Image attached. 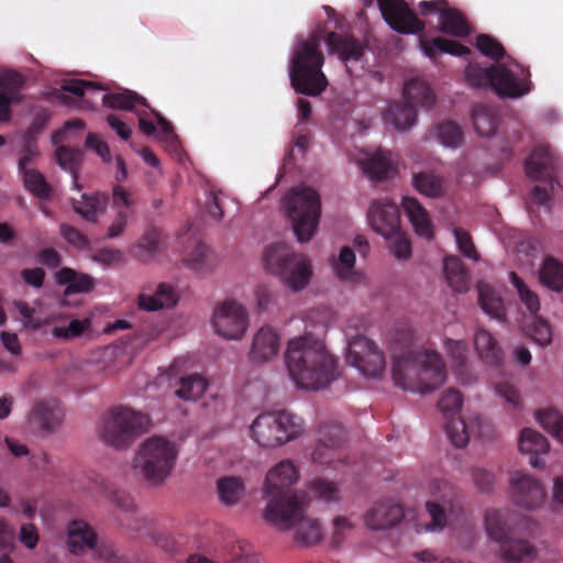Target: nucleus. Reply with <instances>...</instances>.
Returning <instances> with one entry per match:
<instances>
[{
	"label": "nucleus",
	"mask_w": 563,
	"mask_h": 563,
	"mask_svg": "<svg viewBox=\"0 0 563 563\" xmlns=\"http://www.w3.org/2000/svg\"><path fill=\"white\" fill-rule=\"evenodd\" d=\"M519 450L527 454H541L549 450V442L540 432L526 428L519 438Z\"/></svg>",
	"instance_id": "nucleus-46"
},
{
	"label": "nucleus",
	"mask_w": 563,
	"mask_h": 563,
	"mask_svg": "<svg viewBox=\"0 0 563 563\" xmlns=\"http://www.w3.org/2000/svg\"><path fill=\"white\" fill-rule=\"evenodd\" d=\"M474 344L479 357L484 362L498 365L500 361V349L488 331L478 329L474 336Z\"/></svg>",
	"instance_id": "nucleus-41"
},
{
	"label": "nucleus",
	"mask_w": 563,
	"mask_h": 563,
	"mask_svg": "<svg viewBox=\"0 0 563 563\" xmlns=\"http://www.w3.org/2000/svg\"><path fill=\"white\" fill-rule=\"evenodd\" d=\"M495 70L492 66L482 68L477 65L468 64L465 69V77L467 82L475 88H493Z\"/></svg>",
	"instance_id": "nucleus-53"
},
{
	"label": "nucleus",
	"mask_w": 563,
	"mask_h": 563,
	"mask_svg": "<svg viewBox=\"0 0 563 563\" xmlns=\"http://www.w3.org/2000/svg\"><path fill=\"white\" fill-rule=\"evenodd\" d=\"M346 362L368 377H378L385 369L383 352L363 335H356L349 341Z\"/></svg>",
	"instance_id": "nucleus-13"
},
{
	"label": "nucleus",
	"mask_w": 563,
	"mask_h": 563,
	"mask_svg": "<svg viewBox=\"0 0 563 563\" xmlns=\"http://www.w3.org/2000/svg\"><path fill=\"white\" fill-rule=\"evenodd\" d=\"M412 185L421 195L429 198H441L445 195V179L433 170H423L412 175Z\"/></svg>",
	"instance_id": "nucleus-31"
},
{
	"label": "nucleus",
	"mask_w": 563,
	"mask_h": 563,
	"mask_svg": "<svg viewBox=\"0 0 563 563\" xmlns=\"http://www.w3.org/2000/svg\"><path fill=\"white\" fill-rule=\"evenodd\" d=\"M444 273L451 288L457 292H466L470 286L468 272L457 256L444 258Z\"/></svg>",
	"instance_id": "nucleus-34"
},
{
	"label": "nucleus",
	"mask_w": 563,
	"mask_h": 563,
	"mask_svg": "<svg viewBox=\"0 0 563 563\" xmlns=\"http://www.w3.org/2000/svg\"><path fill=\"white\" fill-rule=\"evenodd\" d=\"M60 234L69 244L79 250L89 247V239L75 227L65 223L62 224Z\"/></svg>",
	"instance_id": "nucleus-63"
},
{
	"label": "nucleus",
	"mask_w": 563,
	"mask_h": 563,
	"mask_svg": "<svg viewBox=\"0 0 563 563\" xmlns=\"http://www.w3.org/2000/svg\"><path fill=\"white\" fill-rule=\"evenodd\" d=\"M406 350L393 355V379L404 390L431 393L445 380L446 372L440 355L433 351L413 352L409 349L411 331L404 334Z\"/></svg>",
	"instance_id": "nucleus-3"
},
{
	"label": "nucleus",
	"mask_w": 563,
	"mask_h": 563,
	"mask_svg": "<svg viewBox=\"0 0 563 563\" xmlns=\"http://www.w3.org/2000/svg\"><path fill=\"white\" fill-rule=\"evenodd\" d=\"M218 493L225 505L235 504L243 493V484L236 477H224L218 481Z\"/></svg>",
	"instance_id": "nucleus-51"
},
{
	"label": "nucleus",
	"mask_w": 563,
	"mask_h": 563,
	"mask_svg": "<svg viewBox=\"0 0 563 563\" xmlns=\"http://www.w3.org/2000/svg\"><path fill=\"white\" fill-rule=\"evenodd\" d=\"M446 433L456 448H465L470 441L468 430L465 421L460 417L448 418L445 424Z\"/></svg>",
	"instance_id": "nucleus-54"
},
{
	"label": "nucleus",
	"mask_w": 563,
	"mask_h": 563,
	"mask_svg": "<svg viewBox=\"0 0 563 563\" xmlns=\"http://www.w3.org/2000/svg\"><path fill=\"white\" fill-rule=\"evenodd\" d=\"M67 548L70 553L79 555L87 550H93L98 536L91 526L81 519L70 520L67 525Z\"/></svg>",
	"instance_id": "nucleus-23"
},
{
	"label": "nucleus",
	"mask_w": 563,
	"mask_h": 563,
	"mask_svg": "<svg viewBox=\"0 0 563 563\" xmlns=\"http://www.w3.org/2000/svg\"><path fill=\"white\" fill-rule=\"evenodd\" d=\"M437 137L446 147L456 148L462 145L464 134L462 128L453 121H444L437 126Z\"/></svg>",
	"instance_id": "nucleus-50"
},
{
	"label": "nucleus",
	"mask_w": 563,
	"mask_h": 563,
	"mask_svg": "<svg viewBox=\"0 0 563 563\" xmlns=\"http://www.w3.org/2000/svg\"><path fill=\"white\" fill-rule=\"evenodd\" d=\"M279 334L272 327H262L253 338L249 357L254 363H262L277 355Z\"/></svg>",
	"instance_id": "nucleus-24"
},
{
	"label": "nucleus",
	"mask_w": 563,
	"mask_h": 563,
	"mask_svg": "<svg viewBox=\"0 0 563 563\" xmlns=\"http://www.w3.org/2000/svg\"><path fill=\"white\" fill-rule=\"evenodd\" d=\"M263 261L268 272L295 291L303 289L311 279L310 261L303 254L292 251L287 243L268 245L264 251Z\"/></svg>",
	"instance_id": "nucleus-5"
},
{
	"label": "nucleus",
	"mask_w": 563,
	"mask_h": 563,
	"mask_svg": "<svg viewBox=\"0 0 563 563\" xmlns=\"http://www.w3.org/2000/svg\"><path fill=\"white\" fill-rule=\"evenodd\" d=\"M346 432L338 422H321L317 430V444L312 452L313 462L338 468L345 464L346 455L343 451Z\"/></svg>",
	"instance_id": "nucleus-11"
},
{
	"label": "nucleus",
	"mask_w": 563,
	"mask_h": 563,
	"mask_svg": "<svg viewBox=\"0 0 563 563\" xmlns=\"http://www.w3.org/2000/svg\"><path fill=\"white\" fill-rule=\"evenodd\" d=\"M207 387V378L194 373L180 378L179 388L176 389L175 395L184 400H196L203 395Z\"/></svg>",
	"instance_id": "nucleus-43"
},
{
	"label": "nucleus",
	"mask_w": 563,
	"mask_h": 563,
	"mask_svg": "<svg viewBox=\"0 0 563 563\" xmlns=\"http://www.w3.org/2000/svg\"><path fill=\"white\" fill-rule=\"evenodd\" d=\"M289 375L302 389H319L336 378V361L327 351L323 341L305 333L288 342L285 354Z\"/></svg>",
	"instance_id": "nucleus-1"
},
{
	"label": "nucleus",
	"mask_w": 563,
	"mask_h": 563,
	"mask_svg": "<svg viewBox=\"0 0 563 563\" xmlns=\"http://www.w3.org/2000/svg\"><path fill=\"white\" fill-rule=\"evenodd\" d=\"M404 98L408 104H412L415 108L418 106L430 108L435 101L432 89L421 79H411L406 82Z\"/></svg>",
	"instance_id": "nucleus-35"
},
{
	"label": "nucleus",
	"mask_w": 563,
	"mask_h": 563,
	"mask_svg": "<svg viewBox=\"0 0 563 563\" xmlns=\"http://www.w3.org/2000/svg\"><path fill=\"white\" fill-rule=\"evenodd\" d=\"M463 404V397L461 393L456 389L449 388L443 393L442 397L438 402L439 409L444 413L448 418L455 417L459 413Z\"/></svg>",
	"instance_id": "nucleus-56"
},
{
	"label": "nucleus",
	"mask_w": 563,
	"mask_h": 563,
	"mask_svg": "<svg viewBox=\"0 0 563 563\" xmlns=\"http://www.w3.org/2000/svg\"><path fill=\"white\" fill-rule=\"evenodd\" d=\"M310 489L324 501H333L338 499V488L332 482L324 478H317L310 483Z\"/></svg>",
	"instance_id": "nucleus-62"
},
{
	"label": "nucleus",
	"mask_w": 563,
	"mask_h": 563,
	"mask_svg": "<svg viewBox=\"0 0 563 563\" xmlns=\"http://www.w3.org/2000/svg\"><path fill=\"white\" fill-rule=\"evenodd\" d=\"M108 200L106 192L84 194L80 200L73 199L71 206L86 221L96 222L98 214L104 211Z\"/></svg>",
	"instance_id": "nucleus-30"
},
{
	"label": "nucleus",
	"mask_w": 563,
	"mask_h": 563,
	"mask_svg": "<svg viewBox=\"0 0 563 563\" xmlns=\"http://www.w3.org/2000/svg\"><path fill=\"white\" fill-rule=\"evenodd\" d=\"M385 121L390 123L397 130L411 128L417 120V110L412 104H402L400 102L391 103L384 114Z\"/></svg>",
	"instance_id": "nucleus-38"
},
{
	"label": "nucleus",
	"mask_w": 563,
	"mask_h": 563,
	"mask_svg": "<svg viewBox=\"0 0 563 563\" xmlns=\"http://www.w3.org/2000/svg\"><path fill=\"white\" fill-rule=\"evenodd\" d=\"M510 483L516 505L525 509H534L544 501V487L536 478L521 472H515L511 474Z\"/></svg>",
	"instance_id": "nucleus-18"
},
{
	"label": "nucleus",
	"mask_w": 563,
	"mask_h": 563,
	"mask_svg": "<svg viewBox=\"0 0 563 563\" xmlns=\"http://www.w3.org/2000/svg\"><path fill=\"white\" fill-rule=\"evenodd\" d=\"M103 106L111 109H121L136 112L137 106L148 108L146 99L139 96L136 92L131 90H123L121 92L106 93L102 97Z\"/></svg>",
	"instance_id": "nucleus-39"
},
{
	"label": "nucleus",
	"mask_w": 563,
	"mask_h": 563,
	"mask_svg": "<svg viewBox=\"0 0 563 563\" xmlns=\"http://www.w3.org/2000/svg\"><path fill=\"white\" fill-rule=\"evenodd\" d=\"M299 472L288 460L269 470L265 478L264 499L267 501L264 519L274 525L291 526L295 519L307 509L309 496L302 490H294Z\"/></svg>",
	"instance_id": "nucleus-2"
},
{
	"label": "nucleus",
	"mask_w": 563,
	"mask_h": 563,
	"mask_svg": "<svg viewBox=\"0 0 563 563\" xmlns=\"http://www.w3.org/2000/svg\"><path fill=\"white\" fill-rule=\"evenodd\" d=\"M19 174L23 177V184L27 191L40 199L49 197L51 187L41 172L33 168Z\"/></svg>",
	"instance_id": "nucleus-48"
},
{
	"label": "nucleus",
	"mask_w": 563,
	"mask_h": 563,
	"mask_svg": "<svg viewBox=\"0 0 563 563\" xmlns=\"http://www.w3.org/2000/svg\"><path fill=\"white\" fill-rule=\"evenodd\" d=\"M137 301L141 309L156 311L174 307L178 301V295L169 284L161 283L154 290L144 289Z\"/></svg>",
	"instance_id": "nucleus-25"
},
{
	"label": "nucleus",
	"mask_w": 563,
	"mask_h": 563,
	"mask_svg": "<svg viewBox=\"0 0 563 563\" xmlns=\"http://www.w3.org/2000/svg\"><path fill=\"white\" fill-rule=\"evenodd\" d=\"M431 494L435 495L438 492H444L440 496V501H427L426 510L429 514L431 521L426 525L427 531H441L445 525L449 515H457L462 511L460 500L453 498L454 493L450 483L444 479H435L430 485Z\"/></svg>",
	"instance_id": "nucleus-14"
},
{
	"label": "nucleus",
	"mask_w": 563,
	"mask_h": 563,
	"mask_svg": "<svg viewBox=\"0 0 563 563\" xmlns=\"http://www.w3.org/2000/svg\"><path fill=\"white\" fill-rule=\"evenodd\" d=\"M476 47L483 55L496 62H499L506 55L501 43L488 34H478L476 36Z\"/></svg>",
	"instance_id": "nucleus-55"
},
{
	"label": "nucleus",
	"mask_w": 563,
	"mask_h": 563,
	"mask_svg": "<svg viewBox=\"0 0 563 563\" xmlns=\"http://www.w3.org/2000/svg\"><path fill=\"white\" fill-rule=\"evenodd\" d=\"M473 125L476 133L481 136L492 135L498 125L496 112L487 106H475L472 113Z\"/></svg>",
	"instance_id": "nucleus-44"
},
{
	"label": "nucleus",
	"mask_w": 563,
	"mask_h": 563,
	"mask_svg": "<svg viewBox=\"0 0 563 563\" xmlns=\"http://www.w3.org/2000/svg\"><path fill=\"white\" fill-rule=\"evenodd\" d=\"M477 289L478 302L483 311L493 319L506 321V308L500 294L485 283H479Z\"/></svg>",
	"instance_id": "nucleus-32"
},
{
	"label": "nucleus",
	"mask_w": 563,
	"mask_h": 563,
	"mask_svg": "<svg viewBox=\"0 0 563 563\" xmlns=\"http://www.w3.org/2000/svg\"><path fill=\"white\" fill-rule=\"evenodd\" d=\"M212 322L220 336L239 340L249 327V317L243 306L234 300H225L214 309Z\"/></svg>",
	"instance_id": "nucleus-15"
},
{
	"label": "nucleus",
	"mask_w": 563,
	"mask_h": 563,
	"mask_svg": "<svg viewBox=\"0 0 563 563\" xmlns=\"http://www.w3.org/2000/svg\"><path fill=\"white\" fill-rule=\"evenodd\" d=\"M55 277L58 285L67 286L66 294L88 292L93 288V280L90 276L69 267L60 268Z\"/></svg>",
	"instance_id": "nucleus-36"
},
{
	"label": "nucleus",
	"mask_w": 563,
	"mask_h": 563,
	"mask_svg": "<svg viewBox=\"0 0 563 563\" xmlns=\"http://www.w3.org/2000/svg\"><path fill=\"white\" fill-rule=\"evenodd\" d=\"M454 236L461 253L473 261H478L479 255L467 231L461 228H454Z\"/></svg>",
	"instance_id": "nucleus-60"
},
{
	"label": "nucleus",
	"mask_w": 563,
	"mask_h": 563,
	"mask_svg": "<svg viewBox=\"0 0 563 563\" xmlns=\"http://www.w3.org/2000/svg\"><path fill=\"white\" fill-rule=\"evenodd\" d=\"M530 336L541 346L550 344L552 340L550 324L544 319L536 316L530 329Z\"/></svg>",
	"instance_id": "nucleus-61"
},
{
	"label": "nucleus",
	"mask_w": 563,
	"mask_h": 563,
	"mask_svg": "<svg viewBox=\"0 0 563 563\" xmlns=\"http://www.w3.org/2000/svg\"><path fill=\"white\" fill-rule=\"evenodd\" d=\"M63 417V410L55 399H42L36 401L30 415L31 421L46 431H52L57 428Z\"/></svg>",
	"instance_id": "nucleus-28"
},
{
	"label": "nucleus",
	"mask_w": 563,
	"mask_h": 563,
	"mask_svg": "<svg viewBox=\"0 0 563 563\" xmlns=\"http://www.w3.org/2000/svg\"><path fill=\"white\" fill-rule=\"evenodd\" d=\"M333 269L336 276L344 282L358 283L362 275L354 268L355 266V254L349 246L342 247L340 255L336 260H333Z\"/></svg>",
	"instance_id": "nucleus-42"
},
{
	"label": "nucleus",
	"mask_w": 563,
	"mask_h": 563,
	"mask_svg": "<svg viewBox=\"0 0 563 563\" xmlns=\"http://www.w3.org/2000/svg\"><path fill=\"white\" fill-rule=\"evenodd\" d=\"M509 279L511 285L517 289L520 301L526 306L527 310L536 317L541 306L537 292L531 290L515 272L509 274Z\"/></svg>",
	"instance_id": "nucleus-47"
},
{
	"label": "nucleus",
	"mask_w": 563,
	"mask_h": 563,
	"mask_svg": "<svg viewBox=\"0 0 563 563\" xmlns=\"http://www.w3.org/2000/svg\"><path fill=\"white\" fill-rule=\"evenodd\" d=\"M135 202L132 195L121 185L113 186L112 189V207L118 210H125L130 214L134 213Z\"/></svg>",
	"instance_id": "nucleus-59"
},
{
	"label": "nucleus",
	"mask_w": 563,
	"mask_h": 563,
	"mask_svg": "<svg viewBox=\"0 0 563 563\" xmlns=\"http://www.w3.org/2000/svg\"><path fill=\"white\" fill-rule=\"evenodd\" d=\"M401 207L411 222L415 232L426 239H433V225L427 209L415 197H404Z\"/></svg>",
	"instance_id": "nucleus-27"
},
{
	"label": "nucleus",
	"mask_w": 563,
	"mask_h": 563,
	"mask_svg": "<svg viewBox=\"0 0 563 563\" xmlns=\"http://www.w3.org/2000/svg\"><path fill=\"white\" fill-rule=\"evenodd\" d=\"M439 25L442 33L456 37H465L471 33V25L462 12L449 4L441 12Z\"/></svg>",
	"instance_id": "nucleus-33"
},
{
	"label": "nucleus",
	"mask_w": 563,
	"mask_h": 563,
	"mask_svg": "<svg viewBox=\"0 0 563 563\" xmlns=\"http://www.w3.org/2000/svg\"><path fill=\"white\" fill-rule=\"evenodd\" d=\"M40 151L37 147L36 140L34 136L25 135L23 146L21 150V156L18 163L19 173L30 170V165L34 163V161L38 157Z\"/></svg>",
	"instance_id": "nucleus-57"
},
{
	"label": "nucleus",
	"mask_w": 563,
	"mask_h": 563,
	"mask_svg": "<svg viewBox=\"0 0 563 563\" xmlns=\"http://www.w3.org/2000/svg\"><path fill=\"white\" fill-rule=\"evenodd\" d=\"M471 475L475 486L482 493L492 492L495 483L494 474L482 467H473L471 471Z\"/></svg>",
	"instance_id": "nucleus-64"
},
{
	"label": "nucleus",
	"mask_w": 563,
	"mask_h": 563,
	"mask_svg": "<svg viewBox=\"0 0 563 563\" xmlns=\"http://www.w3.org/2000/svg\"><path fill=\"white\" fill-rule=\"evenodd\" d=\"M90 322L88 320H71L67 327H55L52 330V334L54 338L62 340H70L74 338L80 336L84 331L89 327Z\"/></svg>",
	"instance_id": "nucleus-58"
},
{
	"label": "nucleus",
	"mask_w": 563,
	"mask_h": 563,
	"mask_svg": "<svg viewBox=\"0 0 563 563\" xmlns=\"http://www.w3.org/2000/svg\"><path fill=\"white\" fill-rule=\"evenodd\" d=\"M539 280L552 291H563V263L551 256L545 257L539 269Z\"/></svg>",
	"instance_id": "nucleus-37"
},
{
	"label": "nucleus",
	"mask_w": 563,
	"mask_h": 563,
	"mask_svg": "<svg viewBox=\"0 0 563 563\" xmlns=\"http://www.w3.org/2000/svg\"><path fill=\"white\" fill-rule=\"evenodd\" d=\"M55 155L60 167L73 175L74 187L80 189V185L77 181V173L82 157L81 151L62 145L56 148Z\"/></svg>",
	"instance_id": "nucleus-45"
},
{
	"label": "nucleus",
	"mask_w": 563,
	"mask_h": 563,
	"mask_svg": "<svg viewBox=\"0 0 563 563\" xmlns=\"http://www.w3.org/2000/svg\"><path fill=\"white\" fill-rule=\"evenodd\" d=\"M302 432V418L288 410L261 413L251 426L253 440L263 448L283 445Z\"/></svg>",
	"instance_id": "nucleus-8"
},
{
	"label": "nucleus",
	"mask_w": 563,
	"mask_h": 563,
	"mask_svg": "<svg viewBox=\"0 0 563 563\" xmlns=\"http://www.w3.org/2000/svg\"><path fill=\"white\" fill-rule=\"evenodd\" d=\"M420 45L424 54L431 58L435 56V51H441L454 56H467L472 53L467 46L441 36L434 37L432 41L420 40Z\"/></svg>",
	"instance_id": "nucleus-40"
},
{
	"label": "nucleus",
	"mask_w": 563,
	"mask_h": 563,
	"mask_svg": "<svg viewBox=\"0 0 563 563\" xmlns=\"http://www.w3.org/2000/svg\"><path fill=\"white\" fill-rule=\"evenodd\" d=\"M25 77L11 69L0 70V122L11 119V106L23 101Z\"/></svg>",
	"instance_id": "nucleus-19"
},
{
	"label": "nucleus",
	"mask_w": 563,
	"mask_h": 563,
	"mask_svg": "<svg viewBox=\"0 0 563 563\" xmlns=\"http://www.w3.org/2000/svg\"><path fill=\"white\" fill-rule=\"evenodd\" d=\"M174 443L163 437H152L142 443L134 459V467L154 485L163 483L172 473L177 459Z\"/></svg>",
	"instance_id": "nucleus-9"
},
{
	"label": "nucleus",
	"mask_w": 563,
	"mask_h": 563,
	"mask_svg": "<svg viewBox=\"0 0 563 563\" xmlns=\"http://www.w3.org/2000/svg\"><path fill=\"white\" fill-rule=\"evenodd\" d=\"M445 349L451 356L452 366L457 375L463 374L467 362V344L461 340H445Z\"/></svg>",
	"instance_id": "nucleus-52"
},
{
	"label": "nucleus",
	"mask_w": 563,
	"mask_h": 563,
	"mask_svg": "<svg viewBox=\"0 0 563 563\" xmlns=\"http://www.w3.org/2000/svg\"><path fill=\"white\" fill-rule=\"evenodd\" d=\"M305 512L306 509L298 517V519L294 520V523H291V526H278L285 530L296 528L295 541L302 545H312L321 541L323 533L319 522L314 519L305 517Z\"/></svg>",
	"instance_id": "nucleus-29"
},
{
	"label": "nucleus",
	"mask_w": 563,
	"mask_h": 563,
	"mask_svg": "<svg viewBox=\"0 0 563 563\" xmlns=\"http://www.w3.org/2000/svg\"><path fill=\"white\" fill-rule=\"evenodd\" d=\"M148 422L146 415L125 407H114L103 416L100 435L107 444L123 449L146 430Z\"/></svg>",
	"instance_id": "nucleus-10"
},
{
	"label": "nucleus",
	"mask_w": 563,
	"mask_h": 563,
	"mask_svg": "<svg viewBox=\"0 0 563 563\" xmlns=\"http://www.w3.org/2000/svg\"><path fill=\"white\" fill-rule=\"evenodd\" d=\"M537 420L548 432L563 443V416L556 409L539 410Z\"/></svg>",
	"instance_id": "nucleus-49"
},
{
	"label": "nucleus",
	"mask_w": 563,
	"mask_h": 563,
	"mask_svg": "<svg viewBox=\"0 0 563 563\" xmlns=\"http://www.w3.org/2000/svg\"><path fill=\"white\" fill-rule=\"evenodd\" d=\"M321 42V31H317L296 44L289 77L297 93L319 96L328 86V79L322 71L324 56L320 48Z\"/></svg>",
	"instance_id": "nucleus-4"
},
{
	"label": "nucleus",
	"mask_w": 563,
	"mask_h": 563,
	"mask_svg": "<svg viewBox=\"0 0 563 563\" xmlns=\"http://www.w3.org/2000/svg\"><path fill=\"white\" fill-rule=\"evenodd\" d=\"M324 42L332 53L338 54L345 62L346 70L353 74L349 64L361 62L364 54V45L351 34H339L336 32L328 33Z\"/></svg>",
	"instance_id": "nucleus-21"
},
{
	"label": "nucleus",
	"mask_w": 563,
	"mask_h": 563,
	"mask_svg": "<svg viewBox=\"0 0 563 563\" xmlns=\"http://www.w3.org/2000/svg\"><path fill=\"white\" fill-rule=\"evenodd\" d=\"M362 169L371 180L380 181L394 176L397 165L389 151L379 148L362 163Z\"/></svg>",
	"instance_id": "nucleus-26"
},
{
	"label": "nucleus",
	"mask_w": 563,
	"mask_h": 563,
	"mask_svg": "<svg viewBox=\"0 0 563 563\" xmlns=\"http://www.w3.org/2000/svg\"><path fill=\"white\" fill-rule=\"evenodd\" d=\"M283 203L297 240L300 243L310 241L321 216L319 194L310 187H295L284 197Z\"/></svg>",
	"instance_id": "nucleus-6"
},
{
	"label": "nucleus",
	"mask_w": 563,
	"mask_h": 563,
	"mask_svg": "<svg viewBox=\"0 0 563 563\" xmlns=\"http://www.w3.org/2000/svg\"><path fill=\"white\" fill-rule=\"evenodd\" d=\"M485 528L488 537L499 544V559L504 563H529L536 558V547L527 539L517 538L507 512L486 511Z\"/></svg>",
	"instance_id": "nucleus-7"
},
{
	"label": "nucleus",
	"mask_w": 563,
	"mask_h": 563,
	"mask_svg": "<svg viewBox=\"0 0 563 563\" xmlns=\"http://www.w3.org/2000/svg\"><path fill=\"white\" fill-rule=\"evenodd\" d=\"M385 22L399 34H418L426 24L405 0H377Z\"/></svg>",
	"instance_id": "nucleus-16"
},
{
	"label": "nucleus",
	"mask_w": 563,
	"mask_h": 563,
	"mask_svg": "<svg viewBox=\"0 0 563 563\" xmlns=\"http://www.w3.org/2000/svg\"><path fill=\"white\" fill-rule=\"evenodd\" d=\"M404 518L402 507L385 500L375 504L364 516V523L372 530H383L396 526Z\"/></svg>",
	"instance_id": "nucleus-22"
},
{
	"label": "nucleus",
	"mask_w": 563,
	"mask_h": 563,
	"mask_svg": "<svg viewBox=\"0 0 563 563\" xmlns=\"http://www.w3.org/2000/svg\"><path fill=\"white\" fill-rule=\"evenodd\" d=\"M561 164L550 145L538 144L525 161V172L532 180L550 183L553 188V179Z\"/></svg>",
	"instance_id": "nucleus-17"
},
{
	"label": "nucleus",
	"mask_w": 563,
	"mask_h": 563,
	"mask_svg": "<svg viewBox=\"0 0 563 563\" xmlns=\"http://www.w3.org/2000/svg\"><path fill=\"white\" fill-rule=\"evenodd\" d=\"M492 70H495L493 89L501 98H520L532 89L529 68L511 57L506 65L492 66Z\"/></svg>",
	"instance_id": "nucleus-12"
},
{
	"label": "nucleus",
	"mask_w": 563,
	"mask_h": 563,
	"mask_svg": "<svg viewBox=\"0 0 563 563\" xmlns=\"http://www.w3.org/2000/svg\"><path fill=\"white\" fill-rule=\"evenodd\" d=\"M368 220L375 232L391 238L400 230L399 208L388 200H376L368 210Z\"/></svg>",
	"instance_id": "nucleus-20"
}]
</instances>
